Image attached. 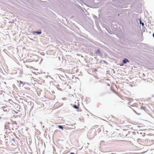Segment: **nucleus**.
Masks as SVG:
<instances>
[{"instance_id":"nucleus-1","label":"nucleus","mask_w":154,"mask_h":154,"mask_svg":"<svg viewBox=\"0 0 154 154\" xmlns=\"http://www.w3.org/2000/svg\"><path fill=\"white\" fill-rule=\"evenodd\" d=\"M42 33V30L40 29H39L38 30L36 31H33L32 32V33L33 35H36L35 34L39 35L41 34Z\"/></svg>"},{"instance_id":"nucleus-2","label":"nucleus","mask_w":154,"mask_h":154,"mask_svg":"<svg viewBox=\"0 0 154 154\" xmlns=\"http://www.w3.org/2000/svg\"><path fill=\"white\" fill-rule=\"evenodd\" d=\"M95 54H98L99 56H100L102 55V54L99 49H98L95 50Z\"/></svg>"},{"instance_id":"nucleus-3","label":"nucleus","mask_w":154,"mask_h":154,"mask_svg":"<svg viewBox=\"0 0 154 154\" xmlns=\"http://www.w3.org/2000/svg\"><path fill=\"white\" fill-rule=\"evenodd\" d=\"M122 62H123V63L125 64H126L127 63H129V61L126 58H125L122 60Z\"/></svg>"},{"instance_id":"nucleus-4","label":"nucleus","mask_w":154,"mask_h":154,"mask_svg":"<svg viewBox=\"0 0 154 154\" xmlns=\"http://www.w3.org/2000/svg\"><path fill=\"white\" fill-rule=\"evenodd\" d=\"M139 23L140 25H141L142 26H143L144 25V23L141 20V19H140L139 20Z\"/></svg>"},{"instance_id":"nucleus-5","label":"nucleus","mask_w":154,"mask_h":154,"mask_svg":"<svg viewBox=\"0 0 154 154\" xmlns=\"http://www.w3.org/2000/svg\"><path fill=\"white\" fill-rule=\"evenodd\" d=\"M72 107L75 109H78L79 108V106H78L76 104H74L72 105Z\"/></svg>"},{"instance_id":"nucleus-6","label":"nucleus","mask_w":154,"mask_h":154,"mask_svg":"<svg viewBox=\"0 0 154 154\" xmlns=\"http://www.w3.org/2000/svg\"><path fill=\"white\" fill-rule=\"evenodd\" d=\"M58 127L60 129H61L62 130H63V127L62 125H58Z\"/></svg>"},{"instance_id":"nucleus-7","label":"nucleus","mask_w":154,"mask_h":154,"mask_svg":"<svg viewBox=\"0 0 154 154\" xmlns=\"http://www.w3.org/2000/svg\"><path fill=\"white\" fill-rule=\"evenodd\" d=\"M12 87L14 89H17V87L14 84H13Z\"/></svg>"},{"instance_id":"nucleus-8","label":"nucleus","mask_w":154,"mask_h":154,"mask_svg":"<svg viewBox=\"0 0 154 154\" xmlns=\"http://www.w3.org/2000/svg\"><path fill=\"white\" fill-rule=\"evenodd\" d=\"M140 108L141 109H143V110H146V108L145 107H143V106H141L140 107Z\"/></svg>"},{"instance_id":"nucleus-9","label":"nucleus","mask_w":154,"mask_h":154,"mask_svg":"<svg viewBox=\"0 0 154 154\" xmlns=\"http://www.w3.org/2000/svg\"><path fill=\"white\" fill-rule=\"evenodd\" d=\"M101 131V130L100 128H98L97 129V131L98 132V133H99Z\"/></svg>"},{"instance_id":"nucleus-10","label":"nucleus","mask_w":154,"mask_h":154,"mask_svg":"<svg viewBox=\"0 0 154 154\" xmlns=\"http://www.w3.org/2000/svg\"><path fill=\"white\" fill-rule=\"evenodd\" d=\"M125 65L123 63V62H122V63L120 64L119 65L120 66H123Z\"/></svg>"},{"instance_id":"nucleus-11","label":"nucleus","mask_w":154,"mask_h":154,"mask_svg":"<svg viewBox=\"0 0 154 154\" xmlns=\"http://www.w3.org/2000/svg\"><path fill=\"white\" fill-rule=\"evenodd\" d=\"M102 61L103 62V63H106L107 65L108 64V63L105 60H102Z\"/></svg>"},{"instance_id":"nucleus-12","label":"nucleus","mask_w":154,"mask_h":154,"mask_svg":"<svg viewBox=\"0 0 154 154\" xmlns=\"http://www.w3.org/2000/svg\"><path fill=\"white\" fill-rule=\"evenodd\" d=\"M19 82H20V84H23V82L21 81H20Z\"/></svg>"},{"instance_id":"nucleus-13","label":"nucleus","mask_w":154,"mask_h":154,"mask_svg":"<svg viewBox=\"0 0 154 154\" xmlns=\"http://www.w3.org/2000/svg\"><path fill=\"white\" fill-rule=\"evenodd\" d=\"M3 110L4 111H7V109H5V108H3Z\"/></svg>"},{"instance_id":"nucleus-14","label":"nucleus","mask_w":154,"mask_h":154,"mask_svg":"<svg viewBox=\"0 0 154 154\" xmlns=\"http://www.w3.org/2000/svg\"><path fill=\"white\" fill-rule=\"evenodd\" d=\"M93 17L94 18H97V17L95 15L93 16Z\"/></svg>"},{"instance_id":"nucleus-15","label":"nucleus","mask_w":154,"mask_h":154,"mask_svg":"<svg viewBox=\"0 0 154 154\" xmlns=\"http://www.w3.org/2000/svg\"><path fill=\"white\" fill-rule=\"evenodd\" d=\"M105 94V93H103V94H100V96H102L103 95V94Z\"/></svg>"},{"instance_id":"nucleus-16","label":"nucleus","mask_w":154,"mask_h":154,"mask_svg":"<svg viewBox=\"0 0 154 154\" xmlns=\"http://www.w3.org/2000/svg\"><path fill=\"white\" fill-rule=\"evenodd\" d=\"M14 23V22L13 21H10V22H9V23Z\"/></svg>"},{"instance_id":"nucleus-17","label":"nucleus","mask_w":154,"mask_h":154,"mask_svg":"<svg viewBox=\"0 0 154 154\" xmlns=\"http://www.w3.org/2000/svg\"><path fill=\"white\" fill-rule=\"evenodd\" d=\"M69 154H75V153L73 152H71Z\"/></svg>"},{"instance_id":"nucleus-18","label":"nucleus","mask_w":154,"mask_h":154,"mask_svg":"<svg viewBox=\"0 0 154 154\" xmlns=\"http://www.w3.org/2000/svg\"><path fill=\"white\" fill-rule=\"evenodd\" d=\"M143 77H144L145 76V74L144 73H143Z\"/></svg>"},{"instance_id":"nucleus-19","label":"nucleus","mask_w":154,"mask_h":154,"mask_svg":"<svg viewBox=\"0 0 154 154\" xmlns=\"http://www.w3.org/2000/svg\"><path fill=\"white\" fill-rule=\"evenodd\" d=\"M78 2H80L82 1V0H76Z\"/></svg>"},{"instance_id":"nucleus-20","label":"nucleus","mask_w":154,"mask_h":154,"mask_svg":"<svg viewBox=\"0 0 154 154\" xmlns=\"http://www.w3.org/2000/svg\"><path fill=\"white\" fill-rule=\"evenodd\" d=\"M133 111L135 113H136L137 114V112L134 110H133Z\"/></svg>"},{"instance_id":"nucleus-21","label":"nucleus","mask_w":154,"mask_h":154,"mask_svg":"<svg viewBox=\"0 0 154 154\" xmlns=\"http://www.w3.org/2000/svg\"><path fill=\"white\" fill-rule=\"evenodd\" d=\"M97 69H95L94 70V72H96V71H97Z\"/></svg>"},{"instance_id":"nucleus-22","label":"nucleus","mask_w":154,"mask_h":154,"mask_svg":"<svg viewBox=\"0 0 154 154\" xmlns=\"http://www.w3.org/2000/svg\"><path fill=\"white\" fill-rule=\"evenodd\" d=\"M152 143H154V140H152Z\"/></svg>"},{"instance_id":"nucleus-23","label":"nucleus","mask_w":154,"mask_h":154,"mask_svg":"<svg viewBox=\"0 0 154 154\" xmlns=\"http://www.w3.org/2000/svg\"><path fill=\"white\" fill-rule=\"evenodd\" d=\"M93 130H94V129L91 131L90 132H94L95 131H93Z\"/></svg>"},{"instance_id":"nucleus-24","label":"nucleus","mask_w":154,"mask_h":154,"mask_svg":"<svg viewBox=\"0 0 154 154\" xmlns=\"http://www.w3.org/2000/svg\"><path fill=\"white\" fill-rule=\"evenodd\" d=\"M56 69L57 70H60V69Z\"/></svg>"},{"instance_id":"nucleus-25","label":"nucleus","mask_w":154,"mask_h":154,"mask_svg":"<svg viewBox=\"0 0 154 154\" xmlns=\"http://www.w3.org/2000/svg\"><path fill=\"white\" fill-rule=\"evenodd\" d=\"M152 36L154 38V32L152 34Z\"/></svg>"},{"instance_id":"nucleus-26","label":"nucleus","mask_w":154,"mask_h":154,"mask_svg":"<svg viewBox=\"0 0 154 154\" xmlns=\"http://www.w3.org/2000/svg\"><path fill=\"white\" fill-rule=\"evenodd\" d=\"M3 137H4V138L5 139L6 137V136H5V135H4V136H3Z\"/></svg>"},{"instance_id":"nucleus-27","label":"nucleus","mask_w":154,"mask_h":154,"mask_svg":"<svg viewBox=\"0 0 154 154\" xmlns=\"http://www.w3.org/2000/svg\"><path fill=\"white\" fill-rule=\"evenodd\" d=\"M88 134L89 135H90V132L88 133Z\"/></svg>"},{"instance_id":"nucleus-28","label":"nucleus","mask_w":154,"mask_h":154,"mask_svg":"<svg viewBox=\"0 0 154 154\" xmlns=\"http://www.w3.org/2000/svg\"><path fill=\"white\" fill-rule=\"evenodd\" d=\"M102 61H100V63H102Z\"/></svg>"},{"instance_id":"nucleus-29","label":"nucleus","mask_w":154,"mask_h":154,"mask_svg":"<svg viewBox=\"0 0 154 154\" xmlns=\"http://www.w3.org/2000/svg\"><path fill=\"white\" fill-rule=\"evenodd\" d=\"M94 58L95 59H97V58L95 57H94Z\"/></svg>"},{"instance_id":"nucleus-30","label":"nucleus","mask_w":154,"mask_h":154,"mask_svg":"<svg viewBox=\"0 0 154 154\" xmlns=\"http://www.w3.org/2000/svg\"><path fill=\"white\" fill-rule=\"evenodd\" d=\"M40 124H42V122H40Z\"/></svg>"},{"instance_id":"nucleus-31","label":"nucleus","mask_w":154,"mask_h":154,"mask_svg":"<svg viewBox=\"0 0 154 154\" xmlns=\"http://www.w3.org/2000/svg\"><path fill=\"white\" fill-rule=\"evenodd\" d=\"M5 140H8V139H5Z\"/></svg>"},{"instance_id":"nucleus-32","label":"nucleus","mask_w":154,"mask_h":154,"mask_svg":"<svg viewBox=\"0 0 154 154\" xmlns=\"http://www.w3.org/2000/svg\"><path fill=\"white\" fill-rule=\"evenodd\" d=\"M128 105H130V104H129V102L128 103Z\"/></svg>"},{"instance_id":"nucleus-33","label":"nucleus","mask_w":154,"mask_h":154,"mask_svg":"<svg viewBox=\"0 0 154 154\" xmlns=\"http://www.w3.org/2000/svg\"><path fill=\"white\" fill-rule=\"evenodd\" d=\"M44 127H44V126H43V128H44Z\"/></svg>"},{"instance_id":"nucleus-34","label":"nucleus","mask_w":154,"mask_h":154,"mask_svg":"<svg viewBox=\"0 0 154 154\" xmlns=\"http://www.w3.org/2000/svg\"><path fill=\"white\" fill-rule=\"evenodd\" d=\"M1 117L0 116V119H1Z\"/></svg>"},{"instance_id":"nucleus-35","label":"nucleus","mask_w":154,"mask_h":154,"mask_svg":"<svg viewBox=\"0 0 154 154\" xmlns=\"http://www.w3.org/2000/svg\"><path fill=\"white\" fill-rule=\"evenodd\" d=\"M109 34H111V33H109Z\"/></svg>"},{"instance_id":"nucleus-36","label":"nucleus","mask_w":154,"mask_h":154,"mask_svg":"<svg viewBox=\"0 0 154 154\" xmlns=\"http://www.w3.org/2000/svg\"><path fill=\"white\" fill-rule=\"evenodd\" d=\"M0 140L1 141V140L0 139Z\"/></svg>"}]
</instances>
